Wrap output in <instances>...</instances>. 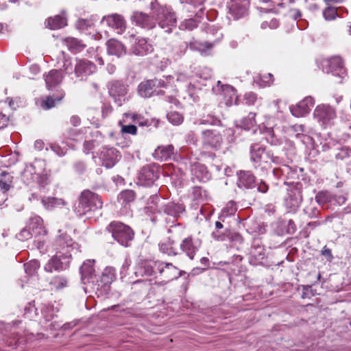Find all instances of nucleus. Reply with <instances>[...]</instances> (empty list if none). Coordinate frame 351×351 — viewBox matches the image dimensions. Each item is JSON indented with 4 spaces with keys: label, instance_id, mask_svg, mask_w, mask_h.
<instances>
[{
    "label": "nucleus",
    "instance_id": "obj_1",
    "mask_svg": "<svg viewBox=\"0 0 351 351\" xmlns=\"http://www.w3.org/2000/svg\"><path fill=\"white\" fill-rule=\"evenodd\" d=\"M60 246L56 254L53 256L44 265V270L48 273L60 272L69 267L72 258V252L76 249L77 244L70 236L62 234L57 240Z\"/></svg>",
    "mask_w": 351,
    "mask_h": 351
},
{
    "label": "nucleus",
    "instance_id": "obj_2",
    "mask_svg": "<svg viewBox=\"0 0 351 351\" xmlns=\"http://www.w3.org/2000/svg\"><path fill=\"white\" fill-rule=\"evenodd\" d=\"M254 138H250L252 141L250 146V160L253 169L260 175L267 174L270 164L263 160V154L265 152L266 147L261 143L262 139L261 131L254 130L250 133Z\"/></svg>",
    "mask_w": 351,
    "mask_h": 351
},
{
    "label": "nucleus",
    "instance_id": "obj_3",
    "mask_svg": "<svg viewBox=\"0 0 351 351\" xmlns=\"http://www.w3.org/2000/svg\"><path fill=\"white\" fill-rule=\"evenodd\" d=\"M102 206L101 197L89 189H85L79 195L73 211L79 217L87 216L90 218L93 213L100 210Z\"/></svg>",
    "mask_w": 351,
    "mask_h": 351
},
{
    "label": "nucleus",
    "instance_id": "obj_4",
    "mask_svg": "<svg viewBox=\"0 0 351 351\" xmlns=\"http://www.w3.org/2000/svg\"><path fill=\"white\" fill-rule=\"evenodd\" d=\"M154 205L156 208L152 206H148L145 208L146 213L150 211L155 215L151 218L152 221L154 223L157 222L159 219L165 220L167 223H169V217H173L176 220L185 211V206L183 204L175 203L173 202H168L161 205L160 207L156 203Z\"/></svg>",
    "mask_w": 351,
    "mask_h": 351
},
{
    "label": "nucleus",
    "instance_id": "obj_5",
    "mask_svg": "<svg viewBox=\"0 0 351 351\" xmlns=\"http://www.w3.org/2000/svg\"><path fill=\"white\" fill-rule=\"evenodd\" d=\"M106 230L111 234L112 238L123 247H129L134 238V230L128 225L119 221L110 222Z\"/></svg>",
    "mask_w": 351,
    "mask_h": 351
},
{
    "label": "nucleus",
    "instance_id": "obj_6",
    "mask_svg": "<svg viewBox=\"0 0 351 351\" xmlns=\"http://www.w3.org/2000/svg\"><path fill=\"white\" fill-rule=\"evenodd\" d=\"M159 261H141L137 265L134 272L137 277H152L149 281L144 280H137L132 283V285H143L145 287L157 283L156 274H158V267Z\"/></svg>",
    "mask_w": 351,
    "mask_h": 351
},
{
    "label": "nucleus",
    "instance_id": "obj_7",
    "mask_svg": "<svg viewBox=\"0 0 351 351\" xmlns=\"http://www.w3.org/2000/svg\"><path fill=\"white\" fill-rule=\"evenodd\" d=\"M106 86L110 97L118 106H123L130 99L129 85L125 80H112L108 82Z\"/></svg>",
    "mask_w": 351,
    "mask_h": 351
},
{
    "label": "nucleus",
    "instance_id": "obj_8",
    "mask_svg": "<svg viewBox=\"0 0 351 351\" xmlns=\"http://www.w3.org/2000/svg\"><path fill=\"white\" fill-rule=\"evenodd\" d=\"M237 176V184L239 189H252L256 187L257 191L263 194L269 191V184L263 179L256 181V176L251 171L240 170Z\"/></svg>",
    "mask_w": 351,
    "mask_h": 351
},
{
    "label": "nucleus",
    "instance_id": "obj_9",
    "mask_svg": "<svg viewBox=\"0 0 351 351\" xmlns=\"http://www.w3.org/2000/svg\"><path fill=\"white\" fill-rule=\"evenodd\" d=\"M167 83L162 79L155 77L142 81L137 86V93L143 98L147 99L155 95H163L165 91L161 88H167Z\"/></svg>",
    "mask_w": 351,
    "mask_h": 351
},
{
    "label": "nucleus",
    "instance_id": "obj_10",
    "mask_svg": "<svg viewBox=\"0 0 351 351\" xmlns=\"http://www.w3.org/2000/svg\"><path fill=\"white\" fill-rule=\"evenodd\" d=\"M303 184L297 182H293L287 189V193L284 199V205L287 212L295 213L300 207L302 200Z\"/></svg>",
    "mask_w": 351,
    "mask_h": 351
},
{
    "label": "nucleus",
    "instance_id": "obj_11",
    "mask_svg": "<svg viewBox=\"0 0 351 351\" xmlns=\"http://www.w3.org/2000/svg\"><path fill=\"white\" fill-rule=\"evenodd\" d=\"M202 245V240L193 235H189L182 239L180 250L189 259L193 260Z\"/></svg>",
    "mask_w": 351,
    "mask_h": 351
},
{
    "label": "nucleus",
    "instance_id": "obj_12",
    "mask_svg": "<svg viewBox=\"0 0 351 351\" xmlns=\"http://www.w3.org/2000/svg\"><path fill=\"white\" fill-rule=\"evenodd\" d=\"M313 116L322 126L326 127L332 123L337 114L335 108L330 106L322 104L315 108Z\"/></svg>",
    "mask_w": 351,
    "mask_h": 351
},
{
    "label": "nucleus",
    "instance_id": "obj_13",
    "mask_svg": "<svg viewBox=\"0 0 351 351\" xmlns=\"http://www.w3.org/2000/svg\"><path fill=\"white\" fill-rule=\"evenodd\" d=\"M158 274L162 282L166 284L170 281L178 279L182 275V271L172 263L159 261Z\"/></svg>",
    "mask_w": 351,
    "mask_h": 351
},
{
    "label": "nucleus",
    "instance_id": "obj_14",
    "mask_svg": "<svg viewBox=\"0 0 351 351\" xmlns=\"http://www.w3.org/2000/svg\"><path fill=\"white\" fill-rule=\"evenodd\" d=\"M44 163L41 160H36L33 163L27 165L24 169L22 177L27 184L34 182H38L43 172Z\"/></svg>",
    "mask_w": 351,
    "mask_h": 351
},
{
    "label": "nucleus",
    "instance_id": "obj_15",
    "mask_svg": "<svg viewBox=\"0 0 351 351\" xmlns=\"http://www.w3.org/2000/svg\"><path fill=\"white\" fill-rule=\"evenodd\" d=\"M99 157L102 165L107 169H110L119 162L121 155L116 148L104 146L99 152Z\"/></svg>",
    "mask_w": 351,
    "mask_h": 351
},
{
    "label": "nucleus",
    "instance_id": "obj_16",
    "mask_svg": "<svg viewBox=\"0 0 351 351\" xmlns=\"http://www.w3.org/2000/svg\"><path fill=\"white\" fill-rule=\"evenodd\" d=\"M267 258L265 249L259 239L254 240L250 250L249 263L253 266L263 265Z\"/></svg>",
    "mask_w": 351,
    "mask_h": 351
},
{
    "label": "nucleus",
    "instance_id": "obj_17",
    "mask_svg": "<svg viewBox=\"0 0 351 351\" xmlns=\"http://www.w3.org/2000/svg\"><path fill=\"white\" fill-rule=\"evenodd\" d=\"M75 61L74 73L80 81L86 80L96 71L95 64L88 60L77 58Z\"/></svg>",
    "mask_w": 351,
    "mask_h": 351
},
{
    "label": "nucleus",
    "instance_id": "obj_18",
    "mask_svg": "<svg viewBox=\"0 0 351 351\" xmlns=\"http://www.w3.org/2000/svg\"><path fill=\"white\" fill-rule=\"evenodd\" d=\"M159 178V172L157 168L152 165L143 167L138 174V184L144 186H150Z\"/></svg>",
    "mask_w": 351,
    "mask_h": 351
},
{
    "label": "nucleus",
    "instance_id": "obj_19",
    "mask_svg": "<svg viewBox=\"0 0 351 351\" xmlns=\"http://www.w3.org/2000/svg\"><path fill=\"white\" fill-rule=\"evenodd\" d=\"M156 21L158 25L165 29V32L170 33L172 28L176 25V17L174 12L167 9L160 8L156 14Z\"/></svg>",
    "mask_w": 351,
    "mask_h": 351
},
{
    "label": "nucleus",
    "instance_id": "obj_20",
    "mask_svg": "<svg viewBox=\"0 0 351 351\" xmlns=\"http://www.w3.org/2000/svg\"><path fill=\"white\" fill-rule=\"evenodd\" d=\"M116 278V271L112 267H106L99 276V279L97 277L95 282L91 289L93 291H99L104 289L107 290L109 285Z\"/></svg>",
    "mask_w": 351,
    "mask_h": 351
},
{
    "label": "nucleus",
    "instance_id": "obj_21",
    "mask_svg": "<svg viewBox=\"0 0 351 351\" xmlns=\"http://www.w3.org/2000/svg\"><path fill=\"white\" fill-rule=\"evenodd\" d=\"M95 260L85 261L80 268L81 281L84 285H88L90 288L94 286L97 276L94 268Z\"/></svg>",
    "mask_w": 351,
    "mask_h": 351
},
{
    "label": "nucleus",
    "instance_id": "obj_22",
    "mask_svg": "<svg viewBox=\"0 0 351 351\" xmlns=\"http://www.w3.org/2000/svg\"><path fill=\"white\" fill-rule=\"evenodd\" d=\"M130 37L132 38L133 43L130 48V53L136 55L143 56L150 53L153 51L152 45L147 43L146 39L143 38H135L134 35L132 34Z\"/></svg>",
    "mask_w": 351,
    "mask_h": 351
},
{
    "label": "nucleus",
    "instance_id": "obj_23",
    "mask_svg": "<svg viewBox=\"0 0 351 351\" xmlns=\"http://www.w3.org/2000/svg\"><path fill=\"white\" fill-rule=\"evenodd\" d=\"M202 143L204 145L214 149H219L223 143V138L221 134L213 130H206L202 131Z\"/></svg>",
    "mask_w": 351,
    "mask_h": 351
},
{
    "label": "nucleus",
    "instance_id": "obj_24",
    "mask_svg": "<svg viewBox=\"0 0 351 351\" xmlns=\"http://www.w3.org/2000/svg\"><path fill=\"white\" fill-rule=\"evenodd\" d=\"M102 22H106L107 25L119 34L124 32L126 29V21L124 17L119 14H112L103 17Z\"/></svg>",
    "mask_w": 351,
    "mask_h": 351
},
{
    "label": "nucleus",
    "instance_id": "obj_25",
    "mask_svg": "<svg viewBox=\"0 0 351 351\" xmlns=\"http://www.w3.org/2000/svg\"><path fill=\"white\" fill-rule=\"evenodd\" d=\"M249 6V0H230L229 4L230 13L235 19H239L247 14Z\"/></svg>",
    "mask_w": 351,
    "mask_h": 351
},
{
    "label": "nucleus",
    "instance_id": "obj_26",
    "mask_svg": "<svg viewBox=\"0 0 351 351\" xmlns=\"http://www.w3.org/2000/svg\"><path fill=\"white\" fill-rule=\"evenodd\" d=\"M314 104L315 100L312 97H306L295 106L291 107V114L296 117H303L310 112Z\"/></svg>",
    "mask_w": 351,
    "mask_h": 351
},
{
    "label": "nucleus",
    "instance_id": "obj_27",
    "mask_svg": "<svg viewBox=\"0 0 351 351\" xmlns=\"http://www.w3.org/2000/svg\"><path fill=\"white\" fill-rule=\"evenodd\" d=\"M191 172L193 180L196 179L197 181L202 182L208 181L212 176L204 165L197 162L191 165Z\"/></svg>",
    "mask_w": 351,
    "mask_h": 351
},
{
    "label": "nucleus",
    "instance_id": "obj_28",
    "mask_svg": "<svg viewBox=\"0 0 351 351\" xmlns=\"http://www.w3.org/2000/svg\"><path fill=\"white\" fill-rule=\"evenodd\" d=\"M326 73H332L334 76L343 78L341 76L343 74V61L339 56H334L328 59L325 62Z\"/></svg>",
    "mask_w": 351,
    "mask_h": 351
},
{
    "label": "nucleus",
    "instance_id": "obj_29",
    "mask_svg": "<svg viewBox=\"0 0 351 351\" xmlns=\"http://www.w3.org/2000/svg\"><path fill=\"white\" fill-rule=\"evenodd\" d=\"M188 45L191 50L198 51L204 56H210L212 54V49L214 47V43H212L210 41L201 42L195 38H192L188 42Z\"/></svg>",
    "mask_w": 351,
    "mask_h": 351
},
{
    "label": "nucleus",
    "instance_id": "obj_30",
    "mask_svg": "<svg viewBox=\"0 0 351 351\" xmlns=\"http://www.w3.org/2000/svg\"><path fill=\"white\" fill-rule=\"evenodd\" d=\"M182 4H184V8L194 14L197 19H200L204 15V7L202 5L203 0H180Z\"/></svg>",
    "mask_w": 351,
    "mask_h": 351
},
{
    "label": "nucleus",
    "instance_id": "obj_31",
    "mask_svg": "<svg viewBox=\"0 0 351 351\" xmlns=\"http://www.w3.org/2000/svg\"><path fill=\"white\" fill-rule=\"evenodd\" d=\"M131 20L136 25L143 28L152 29L155 27L156 22L153 18L142 12H134L131 16Z\"/></svg>",
    "mask_w": 351,
    "mask_h": 351
},
{
    "label": "nucleus",
    "instance_id": "obj_32",
    "mask_svg": "<svg viewBox=\"0 0 351 351\" xmlns=\"http://www.w3.org/2000/svg\"><path fill=\"white\" fill-rule=\"evenodd\" d=\"M46 87L48 90H52L61 84L64 75L60 70L52 69L43 75Z\"/></svg>",
    "mask_w": 351,
    "mask_h": 351
},
{
    "label": "nucleus",
    "instance_id": "obj_33",
    "mask_svg": "<svg viewBox=\"0 0 351 351\" xmlns=\"http://www.w3.org/2000/svg\"><path fill=\"white\" fill-rule=\"evenodd\" d=\"M216 88V91L217 93H221L225 95L227 93L230 95V99L226 101L227 106L238 104V97L237 95V90L233 86L228 84H223L221 81H217Z\"/></svg>",
    "mask_w": 351,
    "mask_h": 351
},
{
    "label": "nucleus",
    "instance_id": "obj_34",
    "mask_svg": "<svg viewBox=\"0 0 351 351\" xmlns=\"http://www.w3.org/2000/svg\"><path fill=\"white\" fill-rule=\"evenodd\" d=\"M27 226L35 237L45 235L47 234V231L43 225V220L38 215H34L31 216Z\"/></svg>",
    "mask_w": 351,
    "mask_h": 351
},
{
    "label": "nucleus",
    "instance_id": "obj_35",
    "mask_svg": "<svg viewBox=\"0 0 351 351\" xmlns=\"http://www.w3.org/2000/svg\"><path fill=\"white\" fill-rule=\"evenodd\" d=\"M107 52L110 55L121 57L126 54L125 47L119 40L110 39L106 43Z\"/></svg>",
    "mask_w": 351,
    "mask_h": 351
},
{
    "label": "nucleus",
    "instance_id": "obj_36",
    "mask_svg": "<svg viewBox=\"0 0 351 351\" xmlns=\"http://www.w3.org/2000/svg\"><path fill=\"white\" fill-rule=\"evenodd\" d=\"M167 232L170 234V236L168 237L169 240L176 243L177 241L184 238L186 235V226L181 223H178L171 226Z\"/></svg>",
    "mask_w": 351,
    "mask_h": 351
},
{
    "label": "nucleus",
    "instance_id": "obj_37",
    "mask_svg": "<svg viewBox=\"0 0 351 351\" xmlns=\"http://www.w3.org/2000/svg\"><path fill=\"white\" fill-rule=\"evenodd\" d=\"M64 45L72 53H77L83 51L86 45L81 40L73 37H68L63 40Z\"/></svg>",
    "mask_w": 351,
    "mask_h": 351
},
{
    "label": "nucleus",
    "instance_id": "obj_38",
    "mask_svg": "<svg viewBox=\"0 0 351 351\" xmlns=\"http://www.w3.org/2000/svg\"><path fill=\"white\" fill-rule=\"evenodd\" d=\"M188 49V42L180 40L171 47L170 56L174 60H178L184 56Z\"/></svg>",
    "mask_w": 351,
    "mask_h": 351
},
{
    "label": "nucleus",
    "instance_id": "obj_39",
    "mask_svg": "<svg viewBox=\"0 0 351 351\" xmlns=\"http://www.w3.org/2000/svg\"><path fill=\"white\" fill-rule=\"evenodd\" d=\"M66 18L63 12L62 14L50 17L45 21V25L51 29H58L65 27L67 25Z\"/></svg>",
    "mask_w": 351,
    "mask_h": 351
},
{
    "label": "nucleus",
    "instance_id": "obj_40",
    "mask_svg": "<svg viewBox=\"0 0 351 351\" xmlns=\"http://www.w3.org/2000/svg\"><path fill=\"white\" fill-rule=\"evenodd\" d=\"M174 147L172 145L158 146L154 151V156L156 160L163 161L171 158L173 154Z\"/></svg>",
    "mask_w": 351,
    "mask_h": 351
},
{
    "label": "nucleus",
    "instance_id": "obj_41",
    "mask_svg": "<svg viewBox=\"0 0 351 351\" xmlns=\"http://www.w3.org/2000/svg\"><path fill=\"white\" fill-rule=\"evenodd\" d=\"M136 198V193L133 190H124L121 191L118 195V202L123 206L125 209H128V206L134 201Z\"/></svg>",
    "mask_w": 351,
    "mask_h": 351
},
{
    "label": "nucleus",
    "instance_id": "obj_42",
    "mask_svg": "<svg viewBox=\"0 0 351 351\" xmlns=\"http://www.w3.org/2000/svg\"><path fill=\"white\" fill-rule=\"evenodd\" d=\"M176 245L175 242H172L169 239L165 242H160L158 243V248L161 253L167 254L168 256H177L179 252L177 249L174 247Z\"/></svg>",
    "mask_w": 351,
    "mask_h": 351
},
{
    "label": "nucleus",
    "instance_id": "obj_43",
    "mask_svg": "<svg viewBox=\"0 0 351 351\" xmlns=\"http://www.w3.org/2000/svg\"><path fill=\"white\" fill-rule=\"evenodd\" d=\"M262 138H265L268 143L274 146H278L282 143V139L278 138L274 132V130L271 128H266L265 130L262 132Z\"/></svg>",
    "mask_w": 351,
    "mask_h": 351
},
{
    "label": "nucleus",
    "instance_id": "obj_44",
    "mask_svg": "<svg viewBox=\"0 0 351 351\" xmlns=\"http://www.w3.org/2000/svg\"><path fill=\"white\" fill-rule=\"evenodd\" d=\"M282 173L285 174V181L284 184L286 185H289V186L293 182H289L288 180H295L299 178V173L298 172V169L296 167H292L291 166L283 165H282Z\"/></svg>",
    "mask_w": 351,
    "mask_h": 351
},
{
    "label": "nucleus",
    "instance_id": "obj_45",
    "mask_svg": "<svg viewBox=\"0 0 351 351\" xmlns=\"http://www.w3.org/2000/svg\"><path fill=\"white\" fill-rule=\"evenodd\" d=\"M65 93L61 90L56 97L47 96L41 102V107L45 110H49L56 106V102H60L64 98Z\"/></svg>",
    "mask_w": 351,
    "mask_h": 351
},
{
    "label": "nucleus",
    "instance_id": "obj_46",
    "mask_svg": "<svg viewBox=\"0 0 351 351\" xmlns=\"http://www.w3.org/2000/svg\"><path fill=\"white\" fill-rule=\"evenodd\" d=\"M256 113L255 112H250L246 117H243L241 119L239 127L245 130H250L251 129H254V128L256 125ZM257 131H258L257 129H256ZM254 131H252L253 132Z\"/></svg>",
    "mask_w": 351,
    "mask_h": 351
},
{
    "label": "nucleus",
    "instance_id": "obj_47",
    "mask_svg": "<svg viewBox=\"0 0 351 351\" xmlns=\"http://www.w3.org/2000/svg\"><path fill=\"white\" fill-rule=\"evenodd\" d=\"M205 32L208 35H210L214 38L213 40L210 41L212 43H214V46L216 43H219L223 38V34L220 30V29L215 25H208L205 27Z\"/></svg>",
    "mask_w": 351,
    "mask_h": 351
},
{
    "label": "nucleus",
    "instance_id": "obj_48",
    "mask_svg": "<svg viewBox=\"0 0 351 351\" xmlns=\"http://www.w3.org/2000/svg\"><path fill=\"white\" fill-rule=\"evenodd\" d=\"M199 124L202 125H211L215 126H222V123L219 117L213 113L204 114L199 120Z\"/></svg>",
    "mask_w": 351,
    "mask_h": 351
},
{
    "label": "nucleus",
    "instance_id": "obj_49",
    "mask_svg": "<svg viewBox=\"0 0 351 351\" xmlns=\"http://www.w3.org/2000/svg\"><path fill=\"white\" fill-rule=\"evenodd\" d=\"M13 181V176L10 173L5 171L2 172L0 174V189L5 193L12 186Z\"/></svg>",
    "mask_w": 351,
    "mask_h": 351
},
{
    "label": "nucleus",
    "instance_id": "obj_50",
    "mask_svg": "<svg viewBox=\"0 0 351 351\" xmlns=\"http://www.w3.org/2000/svg\"><path fill=\"white\" fill-rule=\"evenodd\" d=\"M237 207L236 203L233 201H230L227 203L226 206L222 209L221 214L219 215L218 219L223 221V219L229 216L234 215L237 212Z\"/></svg>",
    "mask_w": 351,
    "mask_h": 351
},
{
    "label": "nucleus",
    "instance_id": "obj_51",
    "mask_svg": "<svg viewBox=\"0 0 351 351\" xmlns=\"http://www.w3.org/2000/svg\"><path fill=\"white\" fill-rule=\"evenodd\" d=\"M41 202L47 209H51L58 206L65 205V202L62 199L53 197H43L42 198Z\"/></svg>",
    "mask_w": 351,
    "mask_h": 351
},
{
    "label": "nucleus",
    "instance_id": "obj_52",
    "mask_svg": "<svg viewBox=\"0 0 351 351\" xmlns=\"http://www.w3.org/2000/svg\"><path fill=\"white\" fill-rule=\"evenodd\" d=\"M49 285L57 290L62 289L67 287L68 279L66 276L62 275L56 276L51 279Z\"/></svg>",
    "mask_w": 351,
    "mask_h": 351
},
{
    "label": "nucleus",
    "instance_id": "obj_53",
    "mask_svg": "<svg viewBox=\"0 0 351 351\" xmlns=\"http://www.w3.org/2000/svg\"><path fill=\"white\" fill-rule=\"evenodd\" d=\"M333 195L327 191H319L315 195V201L319 205H324L328 202H333Z\"/></svg>",
    "mask_w": 351,
    "mask_h": 351
},
{
    "label": "nucleus",
    "instance_id": "obj_54",
    "mask_svg": "<svg viewBox=\"0 0 351 351\" xmlns=\"http://www.w3.org/2000/svg\"><path fill=\"white\" fill-rule=\"evenodd\" d=\"M25 273L28 276L34 275L40 268V262L38 260H32L23 265Z\"/></svg>",
    "mask_w": 351,
    "mask_h": 351
},
{
    "label": "nucleus",
    "instance_id": "obj_55",
    "mask_svg": "<svg viewBox=\"0 0 351 351\" xmlns=\"http://www.w3.org/2000/svg\"><path fill=\"white\" fill-rule=\"evenodd\" d=\"M192 197L194 200L203 202L208 199V193L201 186H194L192 191Z\"/></svg>",
    "mask_w": 351,
    "mask_h": 351
},
{
    "label": "nucleus",
    "instance_id": "obj_56",
    "mask_svg": "<svg viewBox=\"0 0 351 351\" xmlns=\"http://www.w3.org/2000/svg\"><path fill=\"white\" fill-rule=\"evenodd\" d=\"M274 81V76L271 73L265 74L263 75H258L254 79V82L257 83L259 86L264 87L269 86Z\"/></svg>",
    "mask_w": 351,
    "mask_h": 351
},
{
    "label": "nucleus",
    "instance_id": "obj_57",
    "mask_svg": "<svg viewBox=\"0 0 351 351\" xmlns=\"http://www.w3.org/2000/svg\"><path fill=\"white\" fill-rule=\"evenodd\" d=\"M199 23V21H197V19L193 18H190L182 21L179 26V28L181 30L191 31L198 26Z\"/></svg>",
    "mask_w": 351,
    "mask_h": 351
},
{
    "label": "nucleus",
    "instance_id": "obj_58",
    "mask_svg": "<svg viewBox=\"0 0 351 351\" xmlns=\"http://www.w3.org/2000/svg\"><path fill=\"white\" fill-rule=\"evenodd\" d=\"M167 118L168 121L175 125H180L184 121V117L182 114L176 111H171L167 113Z\"/></svg>",
    "mask_w": 351,
    "mask_h": 351
},
{
    "label": "nucleus",
    "instance_id": "obj_59",
    "mask_svg": "<svg viewBox=\"0 0 351 351\" xmlns=\"http://www.w3.org/2000/svg\"><path fill=\"white\" fill-rule=\"evenodd\" d=\"M312 286L313 285H300L298 287V291L302 290L300 296L302 299H310L316 294V291L313 289Z\"/></svg>",
    "mask_w": 351,
    "mask_h": 351
},
{
    "label": "nucleus",
    "instance_id": "obj_60",
    "mask_svg": "<svg viewBox=\"0 0 351 351\" xmlns=\"http://www.w3.org/2000/svg\"><path fill=\"white\" fill-rule=\"evenodd\" d=\"M119 125L121 126V132L122 134H128L132 135H136L137 134V128L134 124L129 123Z\"/></svg>",
    "mask_w": 351,
    "mask_h": 351
},
{
    "label": "nucleus",
    "instance_id": "obj_61",
    "mask_svg": "<svg viewBox=\"0 0 351 351\" xmlns=\"http://www.w3.org/2000/svg\"><path fill=\"white\" fill-rule=\"evenodd\" d=\"M304 213L310 219H317L319 216L320 211L316 206L310 205V206H306L304 208Z\"/></svg>",
    "mask_w": 351,
    "mask_h": 351
},
{
    "label": "nucleus",
    "instance_id": "obj_62",
    "mask_svg": "<svg viewBox=\"0 0 351 351\" xmlns=\"http://www.w3.org/2000/svg\"><path fill=\"white\" fill-rule=\"evenodd\" d=\"M34 236L27 226L23 228L18 234L16 238L21 241H25Z\"/></svg>",
    "mask_w": 351,
    "mask_h": 351
},
{
    "label": "nucleus",
    "instance_id": "obj_63",
    "mask_svg": "<svg viewBox=\"0 0 351 351\" xmlns=\"http://www.w3.org/2000/svg\"><path fill=\"white\" fill-rule=\"evenodd\" d=\"M93 25V23L91 21L83 19H78L75 23L77 29L80 31L88 30Z\"/></svg>",
    "mask_w": 351,
    "mask_h": 351
},
{
    "label": "nucleus",
    "instance_id": "obj_64",
    "mask_svg": "<svg viewBox=\"0 0 351 351\" xmlns=\"http://www.w3.org/2000/svg\"><path fill=\"white\" fill-rule=\"evenodd\" d=\"M351 149L348 147H343L338 149V152L335 154V158L337 160H343L350 156Z\"/></svg>",
    "mask_w": 351,
    "mask_h": 351
}]
</instances>
